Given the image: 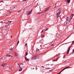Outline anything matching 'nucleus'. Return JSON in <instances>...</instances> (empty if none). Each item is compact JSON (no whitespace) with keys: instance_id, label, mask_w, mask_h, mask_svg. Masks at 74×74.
Returning <instances> with one entry per match:
<instances>
[{"instance_id":"obj_27","label":"nucleus","mask_w":74,"mask_h":74,"mask_svg":"<svg viewBox=\"0 0 74 74\" xmlns=\"http://www.w3.org/2000/svg\"><path fill=\"white\" fill-rule=\"evenodd\" d=\"M74 41H73L72 42V44H74Z\"/></svg>"},{"instance_id":"obj_14","label":"nucleus","mask_w":74,"mask_h":74,"mask_svg":"<svg viewBox=\"0 0 74 74\" xmlns=\"http://www.w3.org/2000/svg\"><path fill=\"white\" fill-rule=\"evenodd\" d=\"M69 17H67L66 18V20L67 21H69Z\"/></svg>"},{"instance_id":"obj_64","label":"nucleus","mask_w":74,"mask_h":74,"mask_svg":"<svg viewBox=\"0 0 74 74\" xmlns=\"http://www.w3.org/2000/svg\"><path fill=\"white\" fill-rule=\"evenodd\" d=\"M73 29H74V28H73Z\"/></svg>"},{"instance_id":"obj_43","label":"nucleus","mask_w":74,"mask_h":74,"mask_svg":"<svg viewBox=\"0 0 74 74\" xmlns=\"http://www.w3.org/2000/svg\"><path fill=\"white\" fill-rule=\"evenodd\" d=\"M0 23H3V21H1V22H0Z\"/></svg>"},{"instance_id":"obj_11","label":"nucleus","mask_w":74,"mask_h":74,"mask_svg":"<svg viewBox=\"0 0 74 74\" xmlns=\"http://www.w3.org/2000/svg\"><path fill=\"white\" fill-rule=\"evenodd\" d=\"M17 6H17V5H15V6H13V7H14V9H16V8H17Z\"/></svg>"},{"instance_id":"obj_13","label":"nucleus","mask_w":74,"mask_h":74,"mask_svg":"<svg viewBox=\"0 0 74 74\" xmlns=\"http://www.w3.org/2000/svg\"><path fill=\"white\" fill-rule=\"evenodd\" d=\"M18 53H15V56H18Z\"/></svg>"},{"instance_id":"obj_54","label":"nucleus","mask_w":74,"mask_h":74,"mask_svg":"<svg viewBox=\"0 0 74 74\" xmlns=\"http://www.w3.org/2000/svg\"><path fill=\"white\" fill-rule=\"evenodd\" d=\"M55 5H56V4H55Z\"/></svg>"},{"instance_id":"obj_63","label":"nucleus","mask_w":74,"mask_h":74,"mask_svg":"<svg viewBox=\"0 0 74 74\" xmlns=\"http://www.w3.org/2000/svg\"><path fill=\"white\" fill-rule=\"evenodd\" d=\"M11 57H12V56H11Z\"/></svg>"},{"instance_id":"obj_32","label":"nucleus","mask_w":74,"mask_h":74,"mask_svg":"<svg viewBox=\"0 0 74 74\" xmlns=\"http://www.w3.org/2000/svg\"><path fill=\"white\" fill-rule=\"evenodd\" d=\"M61 73H62V71H61L59 73H58V74H60Z\"/></svg>"},{"instance_id":"obj_36","label":"nucleus","mask_w":74,"mask_h":74,"mask_svg":"<svg viewBox=\"0 0 74 74\" xmlns=\"http://www.w3.org/2000/svg\"><path fill=\"white\" fill-rule=\"evenodd\" d=\"M21 11H18V12H21Z\"/></svg>"},{"instance_id":"obj_50","label":"nucleus","mask_w":74,"mask_h":74,"mask_svg":"<svg viewBox=\"0 0 74 74\" xmlns=\"http://www.w3.org/2000/svg\"><path fill=\"white\" fill-rule=\"evenodd\" d=\"M6 16H8V14H6Z\"/></svg>"},{"instance_id":"obj_44","label":"nucleus","mask_w":74,"mask_h":74,"mask_svg":"<svg viewBox=\"0 0 74 74\" xmlns=\"http://www.w3.org/2000/svg\"><path fill=\"white\" fill-rule=\"evenodd\" d=\"M21 64H19V65H21Z\"/></svg>"},{"instance_id":"obj_49","label":"nucleus","mask_w":74,"mask_h":74,"mask_svg":"<svg viewBox=\"0 0 74 74\" xmlns=\"http://www.w3.org/2000/svg\"><path fill=\"white\" fill-rule=\"evenodd\" d=\"M56 8V6H55V7L54 8Z\"/></svg>"},{"instance_id":"obj_58","label":"nucleus","mask_w":74,"mask_h":74,"mask_svg":"<svg viewBox=\"0 0 74 74\" xmlns=\"http://www.w3.org/2000/svg\"><path fill=\"white\" fill-rule=\"evenodd\" d=\"M63 58H64V56Z\"/></svg>"},{"instance_id":"obj_9","label":"nucleus","mask_w":74,"mask_h":74,"mask_svg":"<svg viewBox=\"0 0 74 74\" xmlns=\"http://www.w3.org/2000/svg\"><path fill=\"white\" fill-rule=\"evenodd\" d=\"M25 60L26 61H27V62H29V59L27 58V57H25Z\"/></svg>"},{"instance_id":"obj_39","label":"nucleus","mask_w":74,"mask_h":74,"mask_svg":"<svg viewBox=\"0 0 74 74\" xmlns=\"http://www.w3.org/2000/svg\"><path fill=\"white\" fill-rule=\"evenodd\" d=\"M26 0H23L22 1H26Z\"/></svg>"},{"instance_id":"obj_53","label":"nucleus","mask_w":74,"mask_h":74,"mask_svg":"<svg viewBox=\"0 0 74 74\" xmlns=\"http://www.w3.org/2000/svg\"><path fill=\"white\" fill-rule=\"evenodd\" d=\"M71 68H70V67H69V69H71Z\"/></svg>"},{"instance_id":"obj_12","label":"nucleus","mask_w":74,"mask_h":74,"mask_svg":"<svg viewBox=\"0 0 74 74\" xmlns=\"http://www.w3.org/2000/svg\"><path fill=\"white\" fill-rule=\"evenodd\" d=\"M6 56H7L8 57H10V56H11V55H10V54H7L6 55Z\"/></svg>"},{"instance_id":"obj_56","label":"nucleus","mask_w":74,"mask_h":74,"mask_svg":"<svg viewBox=\"0 0 74 74\" xmlns=\"http://www.w3.org/2000/svg\"><path fill=\"white\" fill-rule=\"evenodd\" d=\"M38 49V51L39 50V49Z\"/></svg>"},{"instance_id":"obj_52","label":"nucleus","mask_w":74,"mask_h":74,"mask_svg":"<svg viewBox=\"0 0 74 74\" xmlns=\"http://www.w3.org/2000/svg\"><path fill=\"white\" fill-rule=\"evenodd\" d=\"M50 69V68H48V69Z\"/></svg>"},{"instance_id":"obj_62","label":"nucleus","mask_w":74,"mask_h":74,"mask_svg":"<svg viewBox=\"0 0 74 74\" xmlns=\"http://www.w3.org/2000/svg\"><path fill=\"white\" fill-rule=\"evenodd\" d=\"M34 69V68H33V69Z\"/></svg>"},{"instance_id":"obj_6","label":"nucleus","mask_w":74,"mask_h":74,"mask_svg":"<svg viewBox=\"0 0 74 74\" xmlns=\"http://www.w3.org/2000/svg\"><path fill=\"white\" fill-rule=\"evenodd\" d=\"M74 15V14H72L70 16L69 21H71V19H72V18H73V17Z\"/></svg>"},{"instance_id":"obj_34","label":"nucleus","mask_w":74,"mask_h":74,"mask_svg":"<svg viewBox=\"0 0 74 74\" xmlns=\"http://www.w3.org/2000/svg\"><path fill=\"white\" fill-rule=\"evenodd\" d=\"M1 2H3V3H4V2H3V1H2L0 2V3H1Z\"/></svg>"},{"instance_id":"obj_31","label":"nucleus","mask_w":74,"mask_h":74,"mask_svg":"<svg viewBox=\"0 0 74 74\" xmlns=\"http://www.w3.org/2000/svg\"><path fill=\"white\" fill-rule=\"evenodd\" d=\"M19 40H18V42H17V44H19Z\"/></svg>"},{"instance_id":"obj_37","label":"nucleus","mask_w":74,"mask_h":74,"mask_svg":"<svg viewBox=\"0 0 74 74\" xmlns=\"http://www.w3.org/2000/svg\"><path fill=\"white\" fill-rule=\"evenodd\" d=\"M44 32V30H42L41 32Z\"/></svg>"},{"instance_id":"obj_19","label":"nucleus","mask_w":74,"mask_h":74,"mask_svg":"<svg viewBox=\"0 0 74 74\" xmlns=\"http://www.w3.org/2000/svg\"><path fill=\"white\" fill-rule=\"evenodd\" d=\"M4 28L5 29L6 27H7V25H5L4 27Z\"/></svg>"},{"instance_id":"obj_59","label":"nucleus","mask_w":74,"mask_h":74,"mask_svg":"<svg viewBox=\"0 0 74 74\" xmlns=\"http://www.w3.org/2000/svg\"><path fill=\"white\" fill-rule=\"evenodd\" d=\"M51 66H52L53 65L51 64Z\"/></svg>"},{"instance_id":"obj_21","label":"nucleus","mask_w":74,"mask_h":74,"mask_svg":"<svg viewBox=\"0 0 74 74\" xmlns=\"http://www.w3.org/2000/svg\"><path fill=\"white\" fill-rule=\"evenodd\" d=\"M25 47H26V46H27V43H25Z\"/></svg>"},{"instance_id":"obj_35","label":"nucleus","mask_w":74,"mask_h":74,"mask_svg":"<svg viewBox=\"0 0 74 74\" xmlns=\"http://www.w3.org/2000/svg\"><path fill=\"white\" fill-rule=\"evenodd\" d=\"M53 44H52L51 45V47H52V46H53Z\"/></svg>"},{"instance_id":"obj_41","label":"nucleus","mask_w":74,"mask_h":74,"mask_svg":"<svg viewBox=\"0 0 74 74\" xmlns=\"http://www.w3.org/2000/svg\"><path fill=\"white\" fill-rule=\"evenodd\" d=\"M64 70V69H63L62 71H61V72H62V71H63Z\"/></svg>"},{"instance_id":"obj_22","label":"nucleus","mask_w":74,"mask_h":74,"mask_svg":"<svg viewBox=\"0 0 74 74\" xmlns=\"http://www.w3.org/2000/svg\"><path fill=\"white\" fill-rule=\"evenodd\" d=\"M12 69V67H10V68H9V69H10L11 70H12V69Z\"/></svg>"},{"instance_id":"obj_20","label":"nucleus","mask_w":74,"mask_h":74,"mask_svg":"<svg viewBox=\"0 0 74 74\" xmlns=\"http://www.w3.org/2000/svg\"><path fill=\"white\" fill-rule=\"evenodd\" d=\"M67 62V60L65 61L64 62H63V63H66Z\"/></svg>"},{"instance_id":"obj_47","label":"nucleus","mask_w":74,"mask_h":74,"mask_svg":"<svg viewBox=\"0 0 74 74\" xmlns=\"http://www.w3.org/2000/svg\"><path fill=\"white\" fill-rule=\"evenodd\" d=\"M12 36H11V37H10V38H12Z\"/></svg>"},{"instance_id":"obj_40","label":"nucleus","mask_w":74,"mask_h":74,"mask_svg":"<svg viewBox=\"0 0 74 74\" xmlns=\"http://www.w3.org/2000/svg\"><path fill=\"white\" fill-rule=\"evenodd\" d=\"M42 67L43 68H44V67L43 66H42Z\"/></svg>"},{"instance_id":"obj_2","label":"nucleus","mask_w":74,"mask_h":74,"mask_svg":"<svg viewBox=\"0 0 74 74\" xmlns=\"http://www.w3.org/2000/svg\"><path fill=\"white\" fill-rule=\"evenodd\" d=\"M38 58H39V56H35L31 58V59L32 60H35L36 59H38Z\"/></svg>"},{"instance_id":"obj_24","label":"nucleus","mask_w":74,"mask_h":74,"mask_svg":"<svg viewBox=\"0 0 74 74\" xmlns=\"http://www.w3.org/2000/svg\"><path fill=\"white\" fill-rule=\"evenodd\" d=\"M53 69H51V70H49V71H53Z\"/></svg>"},{"instance_id":"obj_26","label":"nucleus","mask_w":74,"mask_h":74,"mask_svg":"<svg viewBox=\"0 0 74 74\" xmlns=\"http://www.w3.org/2000/svg\"><path fill=\"white\" fill-rule=\"evenodd\" d=\"M58 59H59V58H57V60H54V62H55V61L56 62V61H57V60H58Z\"/></svg>"},{"instance_id":"obj_46","label":"nucleus","mask_w":74,"mask_h":74,"mask_svg":"<svg viewBox=\"0 0 74 74\" xmlns=\"http://www.w3.org/2000/svg\"><path fill=\"white\" fill-rule=\"evenodd\" d=\"M18 64V66L19 65V63H18V64Z\"/></svg>"},{"instance_id":"obj_7","label":"nucleus","mask_w":74,"mask_h":74,"mask_svg":"<svg viewBox=\"0 0 74 74\" xmlns=\"http://www.w3.org/2000/svg\"><path fill=\"white\" fill-rule=\"evenodd\" d=\"M71 48V46H69V47L68 49V51H67V54H69V51H70V49Z\"/></svg>"},{"instance_id":"obj_4","label":"nucleus","mask_w":74,"mask_h":74,"mask_svg":"<svg viewBox=\"0 0 74 74\" xmlns=\"http://www.w3.org/2000/svg\"><path fill=\"white\" fill-rule=\"evenodd\" d=\"M51 6H49L48 8H46L45 10V12H46L47 11H48L49 9L51 8Z\"/></svg>"},{"instance_id":"obj_48","label":"nucleus","mask_w":74,"mask_h":74,"mask_svg":"<svg viewBox=\"0 0 74 74\" xmlns=\"http://www.w3.org/2000/svg\"><path fill=\"white\" fill-rule=\"evenodd\" d=\"M39 41H40V42L42 41V40H39Z\"/></svg>"},{"instance_id":"obj_28","label":"nucleus","mask_w":74,"mask_h":74,"mask_svg":"<svg viewBox=\"0 0 74 74\" xmlns=\"http://www.w3.org/2000/svg\"><path fill=\"white\" fill-rule=\"evenodd\" d=\"M36 52H37V48H36Z\"/></svg>"},{"instance_id":"obj_33","label":"nucleus","mask_w":74,"mask_h":74,"mask_svg":"<svg viewBox=\"0 0 74 74\" xmlns=\"http://www.w3.org/2000/svg\"><path fill=\"white\" fill-rule=\"evenodd\" d=\"M72 51L73 52H74V49H73V50H72Z\"/></svg>"},{"instance_id":"obj_8","label":"nucleus","mask_w":74,"mask_h":74,"mask_svg":"<svg viewBox=\"0 0 74 74\" xmlns=\"http://www.w3.org/2000/svg\"><path fill=\"white\" fill-rule=\"evenodd\" d=\"M7 64V63H3L1 65V66H2L3 67H4Z\"/></svg>"},{"instance_id":"obj_55","label":"nucleus","mask_w":74,"mask_h":74,"mask_svg":"<svg viewBox=\"0 0 74 74\" xmlns=\"http://www.w3.org/2000/svg\"><path fill=\"white\" fill-rule=\"evenodd\" d=\"M19 69H21V67H20Z\"/></svg>"},{"instance_id":"obj_1","label":"nucleus","mask_w":74,"mask_h":74,"mask_svg":"<svg viewBox=\"0 0 74 74\" xmlns=\"http://www.w3.org/2000/svg\"><path fill=\"white\" fill-rule=\"evenodd\" d=\"M61 9H59L56 11V16L57 18H58L60 14H61Z\"/></svg>"},{"instance_id":"obj_3","label":"nucleus","mask_w":74,"mask_h":74,"mask_svg":"<svg viewBox=\"0 0 74 74\" xmlns=\"http://www.w3.org/2000/svg\"><path fill=\"white\" fill-rule=\"evenodd\" d=\"M32 11H33V10H32V9L30 11H28L26 13L27 15H30V14H31L32 13Z\"/></svg>"},{"instance_id":"obj_45","label":"nucleus","mask_w":74,"mask_h":74,"mask_svg":"<svg viewBox=\"0 0 74 74\" xmlns=\"http://www.w3.org/2000/svg\"><path fill=\"white\" fill-rule=\"evenodd\" d=\"M66 69V68H65L64 69H64V70H65Z\"/></svg>"},{"instance_id":"obj_57","label":"nucleus","mask_w":74,"mask_h":74,"mask_svg":"<svg viewBox=\"0 0 74 74\" xmlns=\"http://www.w3.org/2000/svg\"><path fill=\"white\" fill-rule=\"evenodd\" d=\"M21 66H20V65H19V67H20Z\"/></svg>"},{"instance_id":"obj_10","label":"nucleus","mask_w":74,"mask_h":74,"mask_svg":"<svg viewBox=\"0 0 74 74\" xmlns=\"http://www.w3.org/2000/svg\"><path fill=\"white\" fill-rule=\"evenodd\" d=\"M65 1H67V3H70V0H65Z\"/></svg>"},{"instance_id":"obj_5","label":"nucleus","mask_w":74,"mask_h":74,"mask_svg":"<svg viewBox=\"0 0 74 74\" xmlns=\"http://www.w3.org/2000/svg\"><path fill=\"white\" fill-rule=\"evenodd\" d=\"M14 47L13 46H10L9 47V50H12L14 49Z\"/></svg>"},{"instance_id":"obj_51","label":"nucleus","mask_w":74,"mask_h":74,"mask_svg":"<svg viewBox=\"0 0 74 74\" xmlns=\"http://www.w3.org/2000/svg\"><path fill=\"white\" fill-rule=\"evenodd\" d=\"M6 6H8V5H6Z\"/></svg>"},{"instance_id":"obj_42","label":"nucleus","mask_w":74,"mask_h":74,"mask_svg":"<svg viewBox=\"0 0 74 74\" xmlns=\"http://www.w3.org/2000/svg\"><path fill=\"white\" fill-rule=\"evenodd\" d=\"M45 69H48V68H46Z\"/></svg>"},{"instance_id":"obj_23","label":"nucleus","mask_w":74,"mask_h":74,"mask_svg":"<svg viewBox=\"0 0 74 74\" xmlns=\"http://www.w3.org/2000/svg\"><path fill=\"white\" fill-rule=\"evenodd\" d=\"M12 10L14 9V6L12 7Z\"/></svg>"},{"instance_id":"obj_60","label":"nucleus","mask_w":74,"mask_h":74,"mask_svg":"<svg viewBox=\"0 0 74 74\" xmlns=\"http://www.w3.org/2000/svg\"><path fill=\"white\" fill-rule=\"evenodd\" d=\"M37 5H38V3H37Z\"/></svg>"},{"instance_id":"obj_38","label":"nucleus","mask_w":74,"mask_h":74,"mask_svg":"<svg viewBox=\"0 0 74 74\" xmlns=\"http://www.w3.org/2000/svg\"><path fill=\"white\" fill-rule=\"evenodd\" d=\"M3 58H1V60H3Z\"/></svg>"},{"instance_id":"obj_17","label":"nucleus","mask_w":74,"mask_h":74,"mask_svg":"<svg viewBox=\"0 0 74 74\" xmlns=\"http://www.w3.org/2000/svg\"><path fill=\"white\" fill-rule=\"evenodd\" d=\"M27 51L25 53V56H27Z\"/></svg>"},{"instance_id":"obj_15","label":"nucleus","mask_w":74,"mask_h":74,"mask_svg":"<svg viewBox=\"0 0 74 74\" xmlns=\"http://www.w3.org/2000/svg\"><path fill=\"white\" fill-rule=\"evenodd\" d=\"M64 24H65V25H66V24H67V22L66 21H65L64 23Z\"/></svg>"},{"instance_id":"obj_25","label":"nucleus","mask_w":74,"mask_h":74,"mask_svg":"<svg viewBox=\"0 0 74 74\" xmlns=\"http://www.w3.org/2000/svg\"><path fill=\"white\" fill-rule=\"evenodd\" d=\"M49 29V28H47V29H45V31H47V30H48V29Z\"/></svg>"},{"instance_id":"obj_30","label":"nucleus","mask_w":74,"mask_h":74,"mask_svg":"<svg viewBox=\"0 0 74 74\" xmlns=\"http://www.w3.org/2000/svg\"><path fill=\"white\" fill-rule=\"evenodd\" d=\"M69 67H67L65 68L66 69H69Z\"/></svg>"},{"instance_id":"obj_16","label":"nucleus","mask_w":74,"mask_h":74,"mask_svg":"<svg viewBox=\"0 0 74 74\" xmlns=\"http://www.w3.org/2000/svg\"><path fill=\"white\" fill-rule=\"evenodd\" d=\"M22 69H19L18 70V71H22Z\"/></svg>"},{"instance_id":"obj_61","label":"nucleus","mask_w":74,"mask_h":74,"mask_svg":"<svg viewBox=\"0 0 74 74\" xmlns=\"http://www.w3.org/2000/svg\"><path fill=\"white\" fill-rule=\"evenodd\" d=\"M39 14H41V13H39Z\"/></svg>"},{"instance_id":"obj_29","label":"nucleus","mask_w":74,"mask_h":74,"mask_svg":"<svg viewBox=\"0 0 74 74\" xmlns=\"http://www.w3.org/2000/svg\"><path fill=\"white\" fill-rule=\"evenodd\" d=\"M59 17L60 18V20H61V21H62V18H61V17H60V16Z\"/></svg>"},{"instance_id":"obj_18","label":"nucleus","mask_w":74,"mask_h":74,"mask_svg":"<svg viewBox=\"0 0 74 74\" xmlns=\"http://www.w3.org/2000/svg\"><path fill=\"white\" fill-rule=\"evenodd\" d=\"M8 13L9 14H10L11 13V12H10V11H8Z\"/></svg>"}]
</instances>
